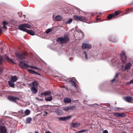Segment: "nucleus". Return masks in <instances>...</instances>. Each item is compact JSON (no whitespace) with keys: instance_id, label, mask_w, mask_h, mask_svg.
Here are the masks:
<instances>
[{"instance_id":"nucleus-24","label":"nucleus","mask_w":133,"mask_h":133,"mask_svg":"<svg viewBox=\"0 0 133 133\" xmlns=\"http://www.w3.org/2000/svg\"><path fill=\"white\" fill-rule=\"evenodd\" d=\"M74 107H64V110L66 111H68L69 110L72 109Z\"/></svg>"},{"instance_id":"nucleus-12","label":"nucleus","mask_w":133,"mask_h":133,"mask_svg":"<svg viewBox=\"0 0 133 133\" xmlns=\"http://www.w3.org/2000/svg\"><path fill=\"white\" fill-rule=\"evenodd\" d=\"M4 58L8 62L11 63H12L15 64V63L12 60L9 59L8 57L6 55H5L3 56Z\"/></svg>"},{"instance_id":"nucleus-49","label":"nucleus","mask_w":133,"mask_h":133,"mask_svg":"<svg viewBox=\"0 0 133 133\" xmlns=\"http://www.w3.org/2000/svg\"><path fill=\"white\" fill-rule=\"evenodd\" d=\"M2 32V30L1 28L0 27V33Z\"/></svg>"},{"instance_id":"nucleus-30","label":"nucleus","mask_w":133,"mask_h":133,"mask_svg":"<svg viewBox=\"0 0 133 133\" xmlns=\"http://www.w3.org/2000/svg\"><path fill=\"white\" fill-rule=\"evenodd\" d=\"M38 83L36 81H34L32 84V85L33 86V87H37L38 85Z\"/></svg>"},{"instance_id":"nucleus-19","label":"nucleus","mask_w":133,"mask_h":133,"mask_svg":"<svg viewBox=\"0 0 133 133\" xmlns=\"http://www.w3.org/2000/svg\"><path fill=\"white\" fill-rule=\"evenodd\" d=\"M62 16L58 15L56 16L55 19L57 21H60L62 20Z\"/></svg>"},{"instance_id":"nucleus-47","label":"nucleus","mask_w":133,"mask_h":133,"mask_svg":"<svg viewBox=\"0 0 133 133\" xmlns=\"http://www.w3.org/2000/svg\"><path fill=\"white\" fill-rule=\"evenodd\" d=\"M45 133H52L51 132H50V131H48L45 132Z\"/></svg>"},{"instance_id":"nucleus-48","label":"nucleus","mask_w":133,"mask_h":133,"mask_svg":"<svg viewBox=\"0 0 133 133\" xmlns=\"http://www.w3.org/2000/svg\"><path fill=\"white\" fill-rule=\"evenodd\" d=\"M80 32L81 34H82V35H83V32H82V31H81V30H80Z\"/></svg>"},{"instance_id":"nucleus-28","label":"nucleus","mask_w":133,"mask_h":133,"mask_svg":"<svg viewBox=\"0 0 133 133\" xmlns=\"http://www.w3.org/2000/svg\"><path fill=\"white\" fill-rule=\"evenodd\" d=\"M32 120V118L31 117L27 118L26 119V123H30V121Z\"/></svg>"},{"instance_id":"nucleus-38","label":"nucleus","mask_w":133,"mask_h":133,"mask_svg":"<svg viewBox=\"0 0 133 133\" xmlns=\"http://www.w3.org/2000/svg\"><path fill=\"white\" fill-rule=\"evenodd\" d=\"M87 130H87L86 129L83 130H81V131H78V133H81V132H84L86 131H87Z\"/></svg>"},{"instance_id":"nucleus-10","label":"nucleus","mask_w":133,"mask_h":133,"mask_svg":"<svg viewBox=\"0 0 133 133\" xmlns=\"http://www.w3.org/2000/svg\"><path fill=\"white\" fill-rule=\"evenodd\" d=\"M82 48L83 49H85L86 48L91 49V45L89 44H87L84 43L82 44Z\"/></svg>"},{"instance_id":"nucleus-21","label":"nucleus","mask_w":133,"mask_h":133,"mask_svg":"<svg viewBox=\"0 0 133 133\" xmlns=\"http://www.w3.org/2000/svg\"><path fill=\"white\" fill-rule=\"evenodd\" d=\"M28 70L29 72H30L31 74H36L40 75V74H39L37 72H36L34 70H32L30 69H28Z\"/></svg>"},{"instance_id":"nucleus-11","label":"nucleus","mask_w":133,"mask_h":133,"mask_svg":"<svg viewBox=\"0 0 133 133\" xmlns=\"http://www.w3.org/2000/svg\"><path fill=\"white\" fill-rule=\"evenodd\" d=\"M71 116H69L64 117H58V118L60 121H65L71 118Z\"/></svg>"},{"instance_id":"nucleus-16","label":"nucleus","mask_w":133,"mask_h":133,"mask_svg":"<svg viewBox=\"0 0 133 133\" xmlns=\"http://www.w3.org/2000/svg\"><path fill=\"white\" fill-rule=\"evenodd\" d=\"M25 32L32 36H34L35 35V32L32 30H28Z\"/></svg>"},{"instance_id":"nucleus-6","label":"nucleus","mask_w":133,"mask_h":133,"mask_svg":"<svg viewBox=\"0 0 133 133\" xmlns=\"http://www.w3.org/2000/svg\"><path fill=\"white\" fill-rule=\"evenodd\" d=\"M19 65L21 66L24 68L30 67L34 69V66H30L29 65L25 63V61H21L19 63Z\"/></svg>"},{"instance_id":"nucleus-31","label":"nucleus","mask_w":133,"mask_h":133,"mask_svg":"<svg viewBox=\"0 0 133 133\" xmlns=\"http://www.w3.org/2000/svg\"><path fill=\"white\" fill-rule=\"evenodd\" d=\"M114 17V16L112 14H110L108 15V18L109 19H110Z\"/></svg>"},{"instance_id":"nucleus-37","label":"nucleus","mask_w":133,"mask_h":133,"mask_svg":"<svg viewBox=\"0 0 133 133\" xmlns=\"http://www.w3.org/2000/svg\"><path fill=\"white\" fill-rule=\"evenodd\" d=\"M83 54L85 55V58L86 59H88L87 56L86 52L85 51H84L83 52Z\"/></svg>"},{"instance_id":"nucleus-32","label":"nucleus","mask_w":133,"mask_h":133,"mask_svg":"<svg viewBox=\"0 0 133 133\" xmlns=\"http://www.w3.org/2000/svg\"><path fill=\"white\" fill-rule=\"evenodd\" d=\"M52 30V29H47L45 31V32L46 34H48Z\"/></svg>"},{"instance_id":"nucleus-3","label":"nucleus","mask_w":133,"mask_h":133,"mask_svg":"<svg viewBox=\"0 0 133 133\" xmlns=\"http://www.w3.org/2000/svg\"><path fill=\"white\" fill-rule=\"evenodd\" d=\"M69 40L68 37L67 36H65L64 37H61L58 38L57 39V41L59 42L60 43L63 44L67 42Z\"/></svg>"},{"instance_id":"nucleus-53","label":"nucleus","mask_w":133,"mask_h":133,"mask_svg":"<svg viewBox=\"0 0 133 133\" xmlns=\"http://www.w3.org/2000/svg\"><path fill=\"white\" fill-rule=\"evenodd\" d=\"M38 98H36V99H37Z\"/></svg>"},{"instance_id":"nucleus-54","label":"nucleus","mask_w":133,"mask_h":133,"mask_svg":"<svg viewBox=\"0 0 133 133\" xmlns=\"http://www.w3.org/2000/svg\"><path fill=\"white\" fill-rule=\"evenodd\" d=\"M132 11H133V10H132Z\"/></svg>"},{"instance_id":"nucleus-40","label":"nucleus","mask_w":133,"mask_h":133,"mask_svg":"<svg viewBox=\"0 0 133 133\" xmlns=\"http://www.w3.org/2000/svg\"><path fill=\"white\" fill-rule=\"evenodd\" d=\"M121 108L119 107H116L115 108V110L116 111H117L119 109H121Z\"/></svg>"},{"instance_id":"nucleus-20","label":"nucleus","mask_w":133,"mask_h":133,"mask_svg":"<svg viewBox=\"0 0 133 133\" xmlns=\"http://www.w3.org/2000/svg\"><path fill=\"white\" fill-rule=\"evenodd\" d=\"M131 66V64L130 63H128L125 65V70H128L129 69H130Z\"/></svg>"},{"instance_id":"nucleus-17","label":"nucleus","mask_w":133,"mask_h":133,"mask_svg":"<svg viewBox=\"0 0 133 133\" xmlns=\"http://www.w3.org/2000/svg\"><path fill=\"white\" fill-rule=\"evenodd\" d=\"M17 80V78L16 76H12L10 79V81L14 82H16Z\"/></svg>"},{"instance_id":"nucleus-8","label":"nucleus","mask_w":133,"mask_h":133,"mask_svg":"<svg viewBox=\"0 0 133 133\" xmlns=\"http://www.w3.org/2000/svg\"><path fill=\"white\" fill-rule=\"evenodd\" d=\"M121 58L122 61L124 63L127 60V57L125 56V52L122 51L121 54Z\"/></svg>"},{"instance_id":"nucleus-14","label":"nucleus","mask_w":133,"mask_h":133,"mask_svg":"<svg viewBox=\"0 0 133 133\" xmlns=\"http://www.w3.org/2000/svg\"><path fill=\"white\" fill-rule=\"evenodd\" d=\"M7 130L6 128L3 126L0 127V133H6Z\"/></svg>"},{"instance_id":"nucleus-51","label":"nucleus","mask_w":133,"mask_h":133,"mask_svg":"<svg viewBox=\"0 0 133 133\" xmlns=\"http://www.w3.org/2000/svg\"><path fill=\"white\" fill-rule=\"evenodd\" d=\"M35 133H39L37 131H36Z\"/></svg>"},{"instance_id":"nucleus-26","label":"nucleus","mask_w":133,"mask_h":133,"mask_svg":"<svg viewBox=\"0 0 133 133\" xmlns=\"http://www.w3.org/2000/svg\"><path fill=\"white\" fill-rule=\"evenodd\" d=\"M64 102L65 103H70L71 101V99L69 98H66L64 100Z\"/></svg>"},{"instance_id":"nucleus-46","label":"nucleus","mask_w":133,"mask_h":133,"mask_svg":"<svg viewBox=\"0 0 133 133\" xmlns=\"http://www.w3.org/2000/svg\"><path fill=\"white\" fill-rule=\"evenodd\" d=\"M34 69H39L37 67H35V66H34Z\"/></svg>"},{"instance_id":"nucleus-7","label":"nucleus","mask_w":133,"mask_h":133,"mask_svg":"<svg viewBox=\"0 0 133 133\" xmlns=\"http://www.w3.org/2000/svg\"><path fill=\"white\" fill-rule=\"evenodd\" d=\"M114 116L118 117L123 118L127 116V114L125 113H121L119 112H115L113 113Z\"/></svg>"},{"instance_id":"nucleus-36","label":"nucleus","mask_w":133,"mask_h":133,"mask_svg":"<svg viewBox=\"0 0 133 133\" xmlns=\"http://www.w3.org/2000/svg\"><path fill=\"white\" fill-rule=\"evenodd\" d=\"M133 84V79L131 80L130 81L128 82L127 83V84Z\"/></svg>"},{"instance_id":"nucleus-13","label":"nucleus","mask_w":133,"mask_h":133,"mask_svg":"<svg viewBox=\"0 0 133 133\" xmlns=\"http://www.w3.org/2000/svg\"><path fill=\"white\" fill-rule=\"evenodd\" d=\"M124 99L128 102L133 103V98L130 97H127L124 98Z\"/></svg>"},{"instance_id":"nucleus-9","label":"nucleus","mask_w":133,"mask_h":133,"mask_svg":"<svg viewBox=\"0 0 133 133\" xmlns=\"http://www.w3.org/2000/svg\"><path fill=\"white\" fill-rule=\"evenodd\" d=\"M8 98L10 101H13L15 102H16L17 101L19 100V98L17 97H15L13 96H9Z\"/></svg>"},{"instance_id":"nucleus-25","label":"nucleus","mask_w":133,"mask_h":133,"mask_svg":"<svg viewBox=\"0 0 133 133\" xmlns=\"http://www.w3.org/2000/svg\"><path fill=\"white\" fill-rule=\"evenodd\" d=\"M23 113L25 115L27 116L30 114V111L29 110L27 109L24 112H23Z\"/></svg>"},{"instance_id":"nucleus-34","label":"nucleus","mask_w":133,"mask_h":133,"mask_svg":"<svg viewBox=\"0 0 133 133\" xmlns=\"http://www.w3.org/2000/svg\"><path fill=\"white\" fill-rule=\"evenodd\" d=\"M119 14V12L118 11H116L114 14H113V15L115 17V16H117Z\"/></svg>"},{"instance_id":"nucleus-5","label":"nucleus","mask_w":133,"mask_h":133,"mask_svg":"<svg viewBox=\"0 0 133 133\" xmlns=\"http://www.w3.org/2000/svg\"><path fill=\"white\" fill-rule=\"evenodd\" d=\"M15 54L17 57L21 59H23L25 58L26 54L24 52H16Z\"/></svg>"},{"instance_id":"nucleus-35","label":"nucleus","mask_w":133,"mask_h":133,"mask_svg":"<svg viewBox=\"0 0 133 133\" xmlns=\"http://www.w3.org/2000/svg\"><path fill=\"white\" fill-rule=\"evenodd\" d=\"M3 61V58L0 55V64L2 63Z\"/></svg>"},{"instance_id":"nucleus-29","label":"nucleus","mask_w":133,"mask_h":133,"mask_svg":"<svg viewBox=\"0 0 133 133\" xmlns=\"http://www.w3.org/2000/svg\"><path fill=\"white\" fill-rule=\"evenodd\" d=\"M8 83L10 87L12 88L14 87L15 84L13 82H11V81H9Z\"/></svg>"},{"instance_id":"nucleus-41","label":"nucleus","mask_w":133,"mask_h":133,"mask_svg":"<svg viewBox=\"0 0 133 133\" xmlns=\"http://www.w3.org/2000/svg\"><path fill=\"white\" fill-rule=\"evenodd\" d=\"M102 133H108V132L107 130H104Z\"/></svg>"},{"instance_id":"nucleus-45","label":"nucleus","mask_w":133,"mask_h":133,"mask_svg":"<svg viewBox=\"0 0 133 133\" xmlns=\"http://www.w3.org/2000/svg\"><path fill=\"white\" fill-rule=\"evenodd\" d=\"M115 78H114L113 79H112L111 80V82H113L115 80Z\"/></svg>"},{"instance_id":"nucleus-33","label":"nucleus","mask_w":133,"mask_h":133,"mask_svg":"<svg viewBox=\"0 0 133 133\" xmlns=\"http://www.w3.org/2000/svg\"><path fill=\"white\" fill-rule=\"evenodd\" d=\"M72 21V19H70L66 22V23L68 24H70L71 23Z\"/></svg>"},{"instance_id":"nucleus-27","label":"nucleus","mask_w":133,"mask_h":133,"mask_svg":"<svg viewBox=\"0 0 133 133\" xmlns=\"http://www.w3.org/2000/svg\"><path fill=\"white\" fill-rule=\"evenodd\" d=\"M52 99V97L51 96H49L48 97H45V100L47 101H50Z\"/></svg>"},{"instance_id":"nucleus-39","label":"nucleus","mask_w":133,"mask_h":133,"mask_svg":"<svg viewBox=\"0 0 133 133\" xmlns=\"http://www.w3.org/2000/svg\"><path fill=\"white\" fill-rule=\"evenodd\" d=\"M3 23L4 25L7 24L8 22L6 21H4L3 22Z\"/></svg>"},{"instance_id":"nucleus-52","label":"nucleus","mask_w":133,"mask_h":133,"mask_svg":"<svg viewBox=\"0 0 133 133\" xmlns=\"http://www.w3.org/2000/svg\"><path fill=\"white\" fill-rule=\"evenodd\" d=\"M75 78H73V79H75Z\"/></svg>"},{"instance_id":"nucleus-23","label":"nucleus","mask_w":133,"mask_h":133,"mask_svg":"<svg viewBox=\"0 0 133 133\" xmlns=\"http://www.w3.org/2000/svg\"><path fill=\"white\" fill-rule=\"evenodd\" d=\"M69 82L72 84V86H74L75 87H76L77 85L76 84L75 82L73 80L71 79L70 80Z\"/></svg>"},{"instance_id":"nucleus-43","label":"nucleus","mask_w":133,"mask_h":133,"mask_svg":"<svg viewBox=\"0 0 133 133\" xmlns=\"http://www.w3.org/2000/svg\"><path fill=\"white\" fill-rule=\"evenodd\" d=\"M2 69L0 68V75L2 74Z\"/></svg>"},{"instance_id":"nucleus-15","label":"nucleus","mask_w":133,"mask_h":133,"mask_svg":"<svg viewBox=\"0 0 133 133\" xmlns=\"http://www.w3.org/2000/svg\"><path fill=\"white\" fill-rule=\"evenodd\" d=\"M51 94V92L50 91H46L42 93L41 94V97H43V96H46L50 95Z\"/></svg>"},{"instance_id":"nucleus-22","label":"nucleus","mask_w":133,"mask_h":133,"mask_svg":"<svg viewBox=\"0 0 133 133\" xmlns=\"http://www.w3.org/2000/svg\"><path fill=\"white\" fill-rule=\"evenodd\" d=\"M80 125V124L79 123H73L72 125V126L74 128H77Z\"/></svg>"},{"instance_id":"nucleus-2","label":"nucleus","mask_w":133,"mask_h":133,"mask_svg":"<svg viewBox=\"0 0 133 133\" xmlns=\"http://www.w3.org/2000/svg\"><path fill=\"white\" fill-rule=\"evenodd\" d=\"M48 108L50 111L52 112H56L58 114L60 115L62 113V112L61 111H60L59 109L55 108V107L53 106H50Z\"/></svg>"},{"instance_id":"nucleus-1","label":"nucleus","mask_w":133,"mask_h":133,"mask_svg":"<svg viewBox=\"0 0 133 133\" xmlns=\"http://www.w3.org/2000/svg\"><path fill=\"white\" fill-rule=\"evenodd\" d=\"M31 25L28 24L24 23L21 24L18 26V29L22 31L25 32L28 30L25 28H30L31 27Z\"/></svg>"},{"instance_id":"nucleus-18","label":"nucleus","mask_w":133,"mask_h":133,"mask_svg":"<svg viewBox=\"0 0 133 133\" xmlns=\"http://www.w3.org/2000/svg\"><path fill=\"white\" fill-rule=\"evenodd\" d=\"M31 90L33 94H36L37 92V90L36 88L35 87H32L31 88Z\"/></svg>"},{"instance_id":"nucleus-42","label":"nucleus","mask_w":133,"mask_h":133,"mask_svg":"<svg viewBox=\"0 0 133 133\" xmlns=\"http://www.w3.org/2000/svg\"><path fill=\"white\" fill-rule=\"evenodd\" d=\"M118 76V74L117 73L115 75V78H116Z\"/></svg>"},{"instance_id":"nucleus-4","label":"nucleus","mask_w":133,"mask_h":133,"mask_svg":"<svg viewBox=\"0 0 133 133\" xmlns=\"http://www.w3.org/2000/svg\"><path fill=\"white\" fill-rule=\"evenodd\" d=\"M72 17L76 21L83 22L87 20V19L85 17L83 16H80L75 15L73 16Z\"/></svg>"},{"instance_id":"nucleus-50","label":"nucleus","mask_w":133,"mask_h":133,"mask_svg":"<svg viewBox=\"0 0 133 133\" xmlns=\"http://www.w3.org/2000/svg\"><path fill=\"white\" fill-rule=\"evenodd\" d=\"M48 114V112H45V114L47 115Z\"/></svg>"},{"instance_id":"nucleus-44","label":"nucleus","mask_w":133,"mask_h":133,"mask_svg":"<svg viewBox=\"0 0 133 133\" xmlns=\"http://www.w3.org/2000/svg\"><path fill=\"white\" fill-rule=\"evenodd\" d=\"M3 27L4 29H6V27L5 25H4Z\"/></svg>"}]
</instances>
